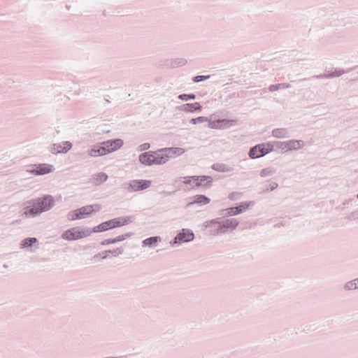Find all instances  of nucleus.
Listing matches in <instances>:
<instances>
[{"mask_svg": "<svg viewBox=\"0 0 358 358\" xmlns=\"http://www.w3.org/2000/svg\"><path fill=\"white\" fill-rule=\"evenodd\" d=\"M27 204L24 208V215L26 217L34 216L50 210L54 204V199L50 196H46L28 202Z\"/></svg>", "mask_w": 358, "mask_h": 358, "instance_id": "obj_1", "label": "nucleus"}, {"mask_svg": "<svg viewBox=\"0 0 358 358\" xmlns=\"http://www.w3.org/2000/svg\"><path fill=\"white\" fill-rule=\"evenodd\" d=\"M101 206L98 204L87 205L77 210H72L68 214V220L73 221L87 217L94 213L99 211Z\"/></svg>", "mask_w": 358, "mask_h": 358, "instance_id": "obj_2", "label": "nucleus"}, {"mask_svg": "<svg viewBox=\"0 0 358 358\" xmlns=\"http://www.w3.org/2000/svg\"><path fill=\"white\" fill-rule=\"evenodd\" d=\"M131 220L129 217H120L112 219L110 220L102 222L97 225L94 229V232H102L113 229L117 227H120L129 224Z\"/></svg>", "mask_w": 358, "mask_h": 358, "instance_id": "obj_3", "label": "nucleus"}, {"mask_svg": "<svg viewBox=\"0 0 358 358\" xmlns=\"http://www.w3.org/2000/svg\"><path fill=\"white\" fill-rule=\"evenodd\" d=\"M90 234V230L80 227H76L66 230L62 234V238L66 241H76L87 237Z\"/></svg>", "mask_w": 358, "mask_h": 358, "instance_id": "obj_4", "label": "nucleus"}, {"mask_svg": "<svg viewBox=\"0 0 358 358\" xmlns=\"http://www.w3.org/2000/svg\"><path fill=\"white\" fill-rule=\"evenodd\" d=\"M210 224L215 228L217 234H222L227 230L235 229L238 225V221L234 218L227 219L221 222L217 220H213L210 222Z\"/></svg>", "mask_w": 358, "mask_h": 358, "instance_id": "obj_5", "label": "nucleus"}, {"mask_svg": "<svg viewBox=\"0 0 358 358\" xmlns=\"http://www.w3.org/2000/svg\"><path fill=\"white\" fill-rule=\"evenodd\" d=\"M273 149V146L270 143L259 144L250 149L249 156L252 159L259 158L269 153Z\"/></svg>", "mask_w": 358, "mask_h": 358, "instance_id": "obj_6", "label": "nucleus"}, {"mask_svg": "<svg viewBox=\"0 0 358 358\" xmlns=\"http://www.w3.org/2000/svg\"><path fill=\"white\" fill-rule=\"evenodd\" d=\"M54 171L53 166L48 164H40L32 166L29 171L34 175H45Z\"/></svg>", "mask_w": 358, "mask_h": 358, "instance_id": "obj_7", "label": "nucleus"}, {"mask_svg": "<svg viewBox=\"0 0 358 358\" xmlns=\"http://www.w3.org/2000/svg\"><path fill=\"white\" fill-rule=\"evenodd\" d=\"M303 145V142L297 140H291L285 142H280L278 148L285 152L298 150Z\"/></svg>", "mask_w": 358, "mask_h": 358, "instance_id": "obj_8", "label": "nucleus"}, {"mask_svg": "<svg viewBox=\"0 0 358 358\" xmlns=\"http://www.w3.org/2000/svg\"><path fill=\"white\" fill-rule=\"evenodd\" d=\"M124 142L122 139L117 138L115 140L107 141L103 142V145L107 154L115 152L122 147Z\"/></svg>", "mask_w": 358, "mask_h": 358, "instance_id": "obj_9", "label": "nucleus"}, {"mask_svg": "<svg viewBox=\"0 0 358 358\" xmlns=\"http://www.w3.org/2000/svg\"><path fill=\"white\" fill-rule=\"evenodd\" d=\"M192 182L196 187H209L212 184V178L210 176H197L192 177Z\"/></svg>", "mask_w": 358, "mask_h": 358, "instance_id": "obj_10", "label": "nucleus"}, {"mask_svg": "<svg viewBox=\"0 0 358 358\" xmlns=\"http://www.w3.org/2000/svg\"><path fill=\"white\" fill-rule=\"evenodd\" d=\"M194 238V234L189 230L182 229V232L179 233L175 238L174 242L176 243L181 242H188Z\"/></svg>", "mask_w": 358, "mask_h": 358, "instance_id": "obj_11", "label": "nucleus"}, {"mask_svg": "<svg viewBox=\"0 0 358 358\" xmlns=\"http://www.w3.org/2000/svg\"><path fill=\"white\" fill-rule=\"evenodd\" d=\"M234 123V120H219L217 121H213L209 123V127L212 129H223L225 127H229Z\"/></svg>", "mask_w": 358, "mask_h": 358, "instance_id": "obj_12", "label": "nucleus"}, {"mask_svg": "<svg viewBox=\"0 0 358 358\" xmlns=\"http://www.w3.org/2000/svg\"><path fill=\"white\" fill-rule=\"evenodd\" d=\"M155 164H164L168 161V155H166V149L153 152Z\"/></svg>", "mask_w": 358, "mask_h": 358, "instance_id": "obj_13", "label": "nucleus"}, {"mask_svg": "<svg viewBox=\"0 0 358 358\" xmlns=\"http://www.w3.org/2000/svg\"><path fill=\"white\" fill-rule=\"evenodd\" d=\"M151 182L150 180H134L131 183V188L135 191L146 189L150 187Z\"/></svg>", "mask_w": 358, "mask_h": 358, "instance_id": "obj_14", "label": "nucleus"}, {"mask_svg": "<svg viewBox=\"0 0 358 358\" xmlns=\"http://www.w3.org/2000/svg\"><path fill=\"white\" fill-rule=\"evenodd\" d=\"M139 160L142 164L146 166H151L152 164H155L153 152H148L141 154L139 156Z\"/></svg>", "mask_w": 358, "mask_h": 358, "instance_id": "obj_15", "label": "nucleus"}, {"mask_svg": "<svg viewBox=\"0 0 358 358\" xmlns=\"http://www.w3.org/2000/svg\"><path fill=\"white\" fill-rule=\"evenodd\" d=\"M71 148V143L69 142H64L62 144H55L53 149L57 152H66Z\"/></svg>", "mask_w": 358, "mask_h": 358, "instance_id": "obj_16", "label": "nucleus"}, {"mask_svg": "<svg viewBox=\"0 0 358 358\" xmlns=\"http://www.w3.org/2000/svg\"><path fill=\"white\" fill-rule=\"evenodd\" d=\"M166 155H168V159L171 157L180 155L185 152V149L182 148H166Z\"/></svg>", "mask_w": 358, "mask_h": 358, "instance_id": "obj_17", "label": "nucleus"}, {"mask_svg": "<svg viewBox=\"0 0 358 358\" xmlns=\"http://www.w3.org/2000/svg\"><path fill=\"white\" fill-rule=\"evenodd\" d=\"M106 155H107V152L103 145H101V146H95L90 152V155L92 157L103 156Z\"/></svg>", "mask_w": 358, "mask_h": 358, "instance_id": "obj_18", "label": "nucleus"}, {"mask_svg": "<svg viewBox=\"0 0 358 358\" xmlns=\"http://www.w3.org/2000/svg\"><path fill=\"white\" fill-rule=\"evenodd\" d=\"M201 106L199 103H187L180 107V109L185 112H192L193 110H201Z\"/></svg>", "mask_w": 358, "mask_h": 358, "instance_id": "obj_19", "label": "nucleus"}, {"mask_svg": "<svg viewBox=\"0 0 358 358\" xmlns=\"http://www.w3.org/2000/svg\"><path fill=\"white\" fill-rule=\"evenodd\" d=\"M210 199L203 195H196L194 198V201L189 203V205L198 203L200 205H206L210 203Z\"/></svg>", "mask_w": 358, "mask_h": 358, "instance_id": "obj_20", "label": "nucleus"}, {"mask_svg": "<svg viewBox=\"0 0 358 358\" xmlns=\"http://www.w3.org/2000/svg\"><path fill=\"white\" fill-rule=\"evenodd\" d=\"M108 176L104 173H99L94 177V182L95 185H99L106 181Z\"/></svg>", "mask_w": 358, "mask_h": 358, "instance_id": "obj_21", "label": "nucleus"}, {"mask_svg": "<svg viewBox=\"0 0 358 358\" xmlns=\"http://www.w3.org/2000/svg\"><path fill=\"white\" fill-rule=\"evenodd\" d=\"M160 241V238L157 236L150 237L148 238L145 239L143 241V244L144 246H152L153 245L157 244Z\"/></svg>", "mask_w": 358, "mask_h": 358, "instance_id": "obj_22", "label": "nucleus"}, {"mask_svg": "<svg viewBox=\"0 0 358 358\" xmlns=\"http://www.w3.org/2000/svg\"><path fill=\"white\" fill-rule=\"evenodd\" d=\"M124 240V236H119L115 238H108V239H105L104 241H103L101 242V244L102 245H109V244H113V243H117V242H120V241H122Z\"/></svg>", "mask_w": 358, "mask_h": 358, "instance_id": "obj_23", "label": "nucleus"}, {"mask_svg": "<svg viewBox=\"0 0 358 358\" xmlns=\"http://www.w3.org/2000/svg\"><path fill=\"white\" fill-rule=\"evenodd\" d=\"M273 136L275 138H285L287 136V131L283 129H276L272 132Z\"/></svg>", "mask_w": 358, "mask_h": 358, "instance_id": "obj_24", "label": "nucleus"}, {"mask_svg": "<svg viewBox=\"0 0 358 358\" xmlns=\"http://www.w3.org/2000/svg\"><path fill=\"white\" fill-rule=\"evenodd\" d=\"M36 242V238H25L22 242V247L23 248L31 246L33 243Z\"/></svg>", "mask_w": 358, "mask_h": 358, "instance_id": "obj_25", "label": "nucleus"}, {"mask_svg": "<svg viewBox=\"0 0 358 358\" xmlns=\"http://www.w3.org/2000/svg\"><path fill=\"white\" fill-rule=\"evenodd\" d=\"M122 250L120 248H117L115 250H114L113 252L106 251L103 253V255L101 256V255H96L94 257H101V258H105V257H106L108 253H113L114 255H118L120 254H122Z\"/></svg>", "mask_w": 358, "mask_h": 358, "instance_id": "obj_26", "label": "nucleus"}, {"mask_svg": "<svg viewBox=\"0 0 358 358\" xmlns=\"http://www.w3.org/2000/svg\"><path fill=\"white\" fill-rule=\"evenodd\" d=\"M208 121V118L203 116L199 117L196 118H193L191 120L190 122L195 124L197 123H203Z\"/></svg>", "mask_w": 358, "mask_h": 358, "instance_id": "obj_27", "label": "nucleus"}, {"mask_svg": "<svg viewBox=\"0 0 358 358\" xmlns=\"http://www.w3.org/2000/svg\"><path fill=\"white\" fill-rule=\"evenodd\" d=\"M345 289L348 290L357 289L355 280H354L346 283L345 285Z\"/></svg>", "mask_w": 358, "mask_h": 358, "instance_id": "obj_28", "label": "nucleus"}, {"mask_svg": "<svg viewBox=\"0 0 358 358\" xmlns=\"http://www.w3.org/2000/svg\"><path fill=\"white\" fill-rule=\"evenodd\" d=\"M179 98L183 101H187L189 99H194V94H181L179 96Z\"/></svg>", "mask_w": 358, "mask_h": 358, "instance_id": "obj_29", "label": "nucleus"}, {"mask_svg": "<svg viewBox=\"0 0 358 358\" xmlns=\"http://www.w3.org/2000/svg\"><path fill=\"white\" fill-rule=\"evenodd\" d=\"M227 214L231 216V215H236L238 214V210H237L236 208H230L226 210Z\"/></svg>", "mask_w": 358, "mask_h": 358, "instance_id": "obj_30", "label": "nucleus"}, {"mask_svg": "<svg viewBox=\"0 0 358 358\" xmlns=\"http://www.w3.org/2000/svg\"><path fill=\"white\" fill-rule=\"evenodd\" d=\"M250 206V203H244L241 204L239 206L236 207L237 210H238V214L245 210Z\"/></svg>", "mask_w": 358, "mask_h": 358, "instance_id": "obj_31", "label": "nucleus"}, {"mask_svg": "<svg viewBox=\"0 0 358 358\" xmlns=\"http://www.w3.org/2000/svg\"><path fill=\"white\" fill-rule=\"evenodd\" d=\"M271 170L269 169H263L262 171H261V176H266L267 175H269L271 173Z\"/></svg>", "mask_w": 358, "mask_h": 358, "instance_id": "obj_32", "label": "nucleus"}, {"mask_svg": "<svg viewBox=\"0 0 358 358\" xmlns=\"http://www.w3.org/2000/svg\"><path fill=\"white\" fill-rule=\"evenodd\" d=\"M208 78H209V76H197L194 78V80L195 82H200V81L203 80V79H206Z\"/></svg>", "mask_w": 358, "mask_h": 358, "instance_id": "obj_33", "label": "nucleus"}, {"mask_svg": "<svg viewBox=\"0 0 358 358\" xmlns=\"http://www.w3.org/2000/svg\"><path fill=\"white\" fill-rule=\"evenodd\" d=\"M282 86H283V85H282V84L278 85H271L269 89L271 91H274V90H276L280 88Z\"/></svg>", "mask_w": 358, "mask_h": 358, "instance_id": "obj_34", "label": "nucleus"}, {"mask_svg": "<svg viewBox=\"0 0 358 358\" xmlns=\"http://www.w3.org/2000/svg\"><path fill=\"white\" fill-rule=\"evenodd\" d=\"M141 150H147L150 148V144L148 143H144L141 146Z\"/></svg>", "mask_w": 358, "mask_h": 358, "instance_id": "obj_35", "label": "nucleus"}, {"mask_svg": "<svg viewBox=\"0 0 358 358\" xmlns=\"http://www.w3.org/2000/svg\"><path fill=\"white\" fill-rule=\"evenodd\" d=\"M355 282H356V285H357V287L358 288V278L357 279H355Z\"/></svg>", "mask_w": 358, "mask_h": 358, "instance_id": "obj_36", "label": "nucleus"}, {"mask_svg": "<svg viewBox=\"0 0 358 358\" xmlns=\"http://www.w3.org/2000/svg\"><path fill=\"white\" fill-rule=\"evenodd\" d=\"M222 170L223 171H229V169H223Z\"/></svg>", "mask_w": 358, "mask_h": 358, "instance_id": "obj_37", "label": "nucleus"}, {"mask_svg": "<svg viewBox=\"0 0 358 358\" xmlns=\"http://www.w3.org/2000/svg\"><path fill=\"white\" fill-rule=\"evenodd\" d=\"M357 198H358V194H357Z\"/></svg>", "mask_w": 358, "mask_h": 358, "instance_id": "obj_38", "label": "nucleus"}]
</instances>
